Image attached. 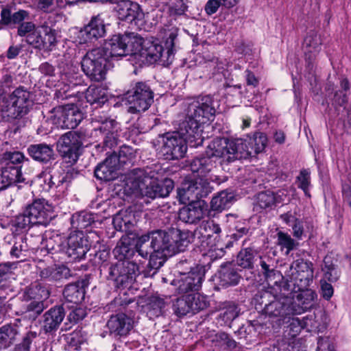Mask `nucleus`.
Returning a JSON list of instances; mask_svg holds the SVG:
<instances>
[{"label":"nucleus","instance_id":"nucleus-1","mask_svg":"<svg viewBox=\"0 0 351 351\" xmlns=\"http://www.w3.org/2000/svg\"><path fill=\"white\" fill-rule=\"evenodd\" d=\"M191 239L189 232L176 228L153 230L138 238L136 250L138 256L145 259L149 254L148 266L156 270L164 265L167 257L184 252Z\"/></svg>","mask_w":351,"mask_h":351},{"label":"nucleus","instance_id":"nucleus-2","mask_svg":"<svg viewBox=\"0 0 351 351\" xmlns=\"http://www.w3.org/2000/svg\"><path fill=\"white\" fill-rule=\"evenodd\" d=\"M219 162L221 165L225 162H221L219 157H213L208 155V149L206 155L194 158L190 165L191 170L197 173V177L186 179L178 189V196L182 204L187 202L196 201L199 199L206 197L212 191V186L209 180H214L212 176H208L216 168V163Z\"/></svg>","mask_w":351,"mask_h":351},{"label":"nucleus","instance_id":"nucleus-3","mask_svg":"<svg viewBox=\"0 0 351 351\" xmlns=\"http://www.w3.org/2000/svg\"><path fill=\"white\" fill-rule=\"evenodd\" d=\"M267 143V136L262 132L254 133L247 141L241 138H216L208 145V155L219 157L222 162L230 163L236 160L246 159L253 154L262 152Z\"/></svg>","mask_w":351,"mask_h":351},{"label":"nucleus","instance_id":"nucleus-4","mask_svg":"<svg viewBox=\"0 0 351 351\" xmlns=\"http://www.w3.org/2000/svg\"><path fill=\"white\" fill-rule=\"evenodd\" d=\"M177 36L176 29L169 32L165 40V49L158 42L144 39L140 36V43L135 47L136 51H134V63L139 66L156 62L162 66L171 64L174 58V40Z\"/></svg>","mask_w":351,"mask_h":351},{"label":"nucleus","instance_id":"nucleus-5","mask_svg":"<svg viewBox=\"0 0 351 351\" xmlns=\"http://www.w3.org/2000/svg\"><path fill=\"white\" fill-rule=\"evenodd\" d=\"M180 123L177 131L168 132L161 136L162 146L160 152L166 160L183 158L187 150V144L193 147L202 145L203 138L197 133H193L188 128L182 130Z\"/></svg>","mask_w":351,"mask_h":351},{"label":"nucleus","instance_id":"nucleus-6","mask_svg":"<svg viewBox=\"0 0 351 351\" xmlns=\"http://www.w3.org/2000/svg\"><path fill=\"white\" fill-rule=\"evenodd\" d=\"M215 108L213 99L210 95L199 97L188 104L185 119L182 122V130L188 128L193 133H197L204 139L202 131L204 125L213 120Z\"/></svg>","mask_w":351,"mask_h":351},{"label":"nucleus","instance_id":"nucleus-7","mask_svg":"<svg viewBox=\"0 0 351 351\" xmlns=\"http://www.w3.org/2000/svg\"><path fill=\"white\" fill-rule=\"evenodd\" d=\"M262 301L261 304L266 300H269L268 304H265L263 308L264 313L273 317H280L282 319H288L287 322H290V329L293 328L300 327L303 329L304 326L301 321L297 317H291L293 315L291 309V298L289 297H277L272 295L269 291H265L261 296Z\"/></svg>","mask_w":351,"mask_h":351},{"label":"nucleus","instance_id":"nucleus-8","mask_svg":"<svg viewBox=\"0 0 351 351\" xmlns=\"http://www.w3.org/2000/svg\"><path fill=\"white\" fill-rule=\"evenodd\" d=\"M156 174L155 171L147 169L143 176L138 178L137 189L142 196L151 199L165 197L173 190L174 184L172 180L166 178L160 183Z\"/></svg>","mask_w":351,"mask_h":351},{"label":"nucleus","instance_id":"nucleus-9","mask_svg":"<svg viewBox=\"0 0 351 351\" xmlns=\"http://www.w3.org/2000/svg\"><path fill=\"white\" fill-rule=\"evenodd\" d=\"M82 69L92 80L99 82L105 79L110 66L108 53L102 48L88 51L81 62Z\"/></svg>","mask_w":351,"mask_h":351},{"label":"nucleus","instance_id":"nucleus-10","mask_svg":"<svg viewBox=\"0 0 351 351\" xmlns=\"http://www.w3.org/2000/svg\"><path fill=\"white\" fill-rule=\"evenodd\" d=\"M140 36L130 33L125 34H115L108 40L104 47L108 53V58L114 57L130 56V60L133 61L135 47L140 43Z\"/></svg>","mask_w":351,"mask_h":351},{"label":"nucleus","instance_id":"nucleus-11","mask_svg":"<svg viewBox=\"0 0 351 351\" xmlns=\"http://www.w3.org/2000/svg\"><path fill=\"white\" fill-rule=\"evenodd\" d=\"M32 104L30 93L23 87L16 88L4 101L1 115L8 120L25 115Z\"/></svg>","mask_w":351,"mask_h":351},{"label":"nucleus","instance_id":"nucleus-12","mask_svg":"<svg viewBox=\"0 0 351 351\" xmlns=\"http://www.w3.org/2000/svg\"><path fill=\"white\" fill-rule=\"evenodd\" d=\"M140 266L134 261L125 260L110 268V278L117 288L130 289L140 273Z\"/></svg>","mask_w":351,"mask_h":351},{"label":"nucleus","instance_id":"nucleus-13","mask_svg":"<svg viewBox=\"0 0 351 351\" xmlns=\"http://www.w3.org/2000/svg\"><path fill=\"white\" fill-rule=\"evenodd\" d=\"M130 113H138L147 110L153 102L154 93L144 82H137L125 95Z\"/></svg>","mask_w":351,"mask_h":351},{"label":"nucleus","instance_id":"nucleus-14","mask_svg":"<svg viewBox=\"0 0 351 351\" xmlns=\"http://www.w3.org/2000/svg\"><path fill=\"white\" fill-rule=\"evenodd\" d=\"M82 119V113L78 107L71 104L54 108L51 111L49 121L57 128L73 129Z\"/></svg>","mask_w":351,"mask_h":351},{"label":"nucleus","instance_id":"nucleus-15","mask_svg":"<svg viewBox=\"0 0 351 351\" xmlns=\"http://www.w3.org/2000/svg\"><path fill=\"white\" fill-rule=\"evenodd\" d=\"M278 332H272L271 336L275 339H269L262 351H305L304 341L297 337L298 330H285L282 338L276 334Z\"/></svg>","mask_w":351,"mask_h":351},{"label":"nucleus","instance_id":"nucleus-16","mask_svg":"<svg viewBox=\"0 0 351 351\" xmlns=\"http://www.w3.org/2000/svg\"><path fill=\"white\" fill-rule=\"evenodd\" d=\"M86 136V134L82 131L66 132L57 143L58 152L63 157L68 158L69 162H76L81 154Z\"/></svg>","mask_w":351,"mask_h":351},{"label":"nucleus","instance_id":"nucleus-17","mask_svg":"<svg viewBox=\"0 0 351 351\" xmlns=\"http://www.w3.org/2000/svg\"><path fill=\"white\" fill-rule=\"evenodd\" d=\"M52 249L56 250L54 246ZM57 250L66 254L72 261H80L89 250L88 241L82 232L73 233L64 242L58 245Z\"/></svg>","mask_w":351,"mask_h":351},{"label":"nucleus","instance_id":"nucleus-18","mask_svg":"<svg viewBox=\"0 0 351 351\" xmlns=\"http://www.w3.org/2000/svg\"><path fill=\"white\" fill-rule=\"evenodd\" d=\"M91 124L96 134L99 132L104 136V143L106 147L112 148L117 145L119 125L115 120L108 118L104 114L95 115Z\"/></svg>","mask_w":351,"mask_h":351},{"label":"nucleus","instance_id":"nucleus-19","mask_svg":"<svg viewBox=\"0 0 351 351\" xmlns=\"http://www.w3.org/2000/svg\"><path fill=\"white\" fill-rule=\"evenodd\" d=\"M132 149L128 147H122L119 151V158L116 155H111L102 162L99 164L95 169V177L101 180L110 181L117 178V162L119 160L122 162V157L127 154L131 155Z\"/></svg>","mask_w":351,"mask_h":351},{"label":"nucleus","instance_id":"nucleus-20","mask_svg":"<svg viewBox=\"0 0 351 351\" xmlns=\"http://www.w3.org/2000/svg\"><path fill=\"white\" fill-rule=\"evenodd\" d=\"M27 43L36 49L51 51L57 43L56 31L45 24L38 26L27 36Z\"/></svg>","mask_w":351,"mask_h":351},{"label":"nucleus","instance_id":"nucleus-21","mask_svg":"<svg viewBox=\"0 0 351 351\" xmlns=\"http://www.w3.org/2000/svg\"><path fill=\"white\" fill-rule=\"evenodd\" d=\"M34 225L47 226L54 217L53 207L45 199H36L26 208Z\"/></svg>","mask_w":351,"mask_h":351},{"label":"nucleus","instance_id":"nucleus-22","mask_svg":"<svg viewBox=\"0 0 351 351\" xmlns=\"http://www.w3.org/2000/svg\"><path fill=\"white\" fill-rule=\"evenodd\" d=\"M118 18L135 25H142L144 23L145 14L140 5L130 0H122L117 3L115 8Z\"/></svg>","mask_w":351,"mask_h":351},{"label":"nucleus","instance_id":"nucleus-23","mask_svg":"<svg viewBox=\"0 0 351 351\" xmlns=\"http://www.w3.org/2000/svg\"><path fill=\"white\" fill-rule=\"evenodd\" d=\"M287 280L300 281L304 285H308L313 278V265L304 259H298L289 265V270L285 271Z\"/></svg>","mask_w":351,"mask_h":351},{"label":"nucleus","instance_id":"nucleus-24","mask_svg":"<svg viewBox=\"0 0 351 351\" xmlns=\"http://www.w3.org/2000/svg\"><path fill=\"white\" fill-rule=\"evenodd\" d=\"M81 82L77 73L73 72H64L60 75V80L57 84L56 96L58 99H66L75 96L79 92L75 88Z\"/></svg>","mask_w":351,"mask_h":351},{"label":"nucleus","instance_id":"nucleus-25","mask_svg":"<svg viewBox=\"0 0 351 351\" xmlns=\"http://www.w3.org/2000/svg\"><path fill=\"white\" fill-rule=\"evenodd\" d=\"M26 293L32 300L27 305V311L36 315L40 314L45 308L44 301L50 295L48 288L38 284L28 288Z\"/></svg>","mask_w":351,"mask_h":351},{"label":"nucleus","instance_id":"nucleus-26","mask_svg":"<svg viewBox=\"0 0 351 351\" xmlns=\"http://www.w3.org/2000/svg\"><path fill=\"white\" fill-rule=\"evenodd\" d=\"M106 34L104 19L100 14L92 17L90 22L79 32L80 43H86L98 39Z\"/></svg>","mask_w":351,"mask_h":351},{"label":"nucleus","instance_id":"nucleus-27","mask_svg":"<svg viewBox=\"0 0 351 351\" xmlns=\"http://www.w3.org/2000/svg\"><path fill=\"white\" fill-rule=\"evenodd\" d=\"M206 211V206L203 202L193 201L180 210L178 217L185 223H195L204 217Z\"/></svg>","mask_w":351,"mask_h":351},{"label":"nucleus","instance_id":"nucleus-28","mask_svg":"<svg viewBox=\"0 0 351 351\" xmlns=\"http://www.w3.org/2000/svg\"><path fill=\"white\" fill-rule=\"evenodd\" d=\"M316 293L312 289H306L299 293L295 298H291L293 314H302L311 309L315 303Z\"/></svg>","mask_w":351,"mask_h":351},{"label":"nucleus","instance_id":"nucleus-29","mask_svg":"<svg viewBox=\"0 0 351 351\" xmlns=\"http://www.w3.org/2000/svg\"><path fill=\"white\" fill-rule=\"evenodd\" d=\"M322 40L319 34L310 32L304 38L303 49L306 60L308 66L314 61L317 55L321 50Z\"/></svg>","mask_w":351,"mask_h":351},{"label":"nucleus","instance_id":"nucleus-30","mask_svg":"<svg viewBox=\"0 0 351 351\" xmlns=\"http://www.w3.org/2000/svg\"><path fill=\"white\" fill-rule=\"evenodd\" d=\"M27 152L34 160L46 163L53 158V149L51 146L45 143L31 145Z\"/></svg>","mask_w":351,"mask_h":351},{"label":"nucleus","instance_id":"nucleus-31","mask_svg":"<svg viewBox=\"0 0 351 351\" xmlns=\"http://www.w3.org/2000/svg\"><path fill=\"white\" fill-rule=\"evenodd\" d=\"M64 317V311L62 306L51 308L44 315L43 329H56Z\"/></svg>","mask_w":351,"mask_h":351},{"label":"nucleus","instance_id":"nucleus-32","mask_svg":"<svg viewBox=\"0 0 351 351\" xmlns=\"http://www.w3.org/2000/svg\"><path fill=\"white\" fill-rule=\"evenodd\" d=\"M63 295L67 302L78 304L85 296V289L81 282L69 284L65 287Z\"/></svg>","mask_w":351,"mask_h":351},{"label":"nucleus","instance_id":"nucleus-33","mask_svg":"<svg viewBox=\"0 0 351 351\" xmlns=\"http://www.w3.org/2000/svg\"><path fill=\"white\" fill-rule=\"evenodd\" d=\"M40 276L49 281H57L70 276V270L64 265L48 267L40 271Z\"/></svg>","mask_w":351,"mask_h":351},{"label":"nucleus","instance_id":"nucleus-34","mask_svg":"<svg viewBox=\"0 0 351 351\" xmlns=\"http://www.w3.org/2000/svg\"><path fill=\"white\" fill-rule=\"evenodd\" d=\"M283 194L284 193L281 191H279L277 193L270 191L261 192L258 194L256 204L263 209L271 208L276 203L284 201V199L282 198Z\"/></svg>","mask_w":351,"mask_h":351},{"label":"nucleus","instance_id":"nucleus-35","mask_svg":"<svg viewBox=\"0 0 351 351\" xmlns=\"http://www.w3.org/2000/svg\"><path fill=\"white\" fill-rule=\"evenodd\" d=\"M85 97L90 104L101 106L108 100L107 90L101 86L90 85L86 89Z\"/></svg>","mask_w":351,"mask_h":351},{"label":"nucleus","instance_id":"nucleus-36","mask_svg":"<svg viewBox=\"0 0 351 351\" xmlns=\"http://www.w3.org/2000/svg\"><path fill=\"white\" fill-rule=\"evenodd\" d=\"M202 282V276L199 273L190 272L181 278L179 282V290L186 292L189 291L198 290Z\"/></svg>","mask_w":351,"mask_h":351},{"label":"nucleus","instance_id":"nucleus-37","mask_svg":"<svg viewBox=\"0 0 351 351\" xmlns=\"http://www.w3.org/2000/svg\"><path fill=\"white\" fill-rule=\"evenodd\" d=\"M165 306V302L164 299L158 295H152L147 299V303L143 308L147 316L152 319L162 315Z\"/></svg>","mask_w":351,"mask_h":351},{"label":"nucleus","instance_id":"nucleus-38","mask_svg":"<svg viewBox=\"0 0 351 351\" xmlns=\"http://www.w3.org/2000/svg\"><path fill=\"white\" fill-rule=\"evenodd\" d=\"M238 306L233 302H228L226 311L217 319V327H232V322L239 315Z\"/></svg>","mask_w":351,"mask_h":351},{"label":"nucleus","instance_id":"nucleus-39","mask_svg":"<svg viewBox=\"0 0 351 351\" xmlns=\"http://www.w3.org/2000/svg\"><path fill=\"white\" fill-rule=\"evenodd\" d=\"M21 166H14L12 164H5L2 167L1 171L9 186L14 183L25 181V178L21 173Z\"/></svg>","mask_w":351,"mask_h":351},{"label":"nucleus","instance_id":"nucleus-40","mask_svg":"<svg viewBox=\"0 0 351 351\" xmlns=\"http://www.w3.org/2000/svg\"><path fill=\"white\" fill-rule=\"evenodd\" d=\"M259 265L268 284L270 285V282L275 280L274 284L277 285L276 278L279 279L280 276L278 272L275 270L274 261L269 257H261Z\"/></svg>","mask_w":351,"mask_h":351},{"label":"nucleus","instance_id":"nucleus-41","mask_svg":"<svg viewBox=\"0 0 351 351\" xmlns=\"http://www.w3.org/2000/svg\"><path fill=\"white\" fill-rule=\"evenodd\" d=\"M219 278L221 286L236 285L238 284L240 276L231 265L221 267L219 271Z\"/></svg>","mask_w":351,"mask_h":351},{"label":"nucleus","instance_id":"nucleus-42","mask_svg":"<svg viewBox=\"0 0 351 351\" xmlns=\"http://www.w3.org/2000/svg\"><path fill=\"white\" fill-rule=\"evenodd\" d=\"M234 200V195L228 191H221L213 197L210 206L213 210H221L230 206Z\"/></svg>","mask_w":351,"mask_h":351},{"label":"nucleus","instance_id":"nucleus-43","mask_svg":"<svg viewBox=\"0 0 351 351\" xmlns=\"http://www.w3.org/2000/svg\"><path fill=\"white\" fill-rule=\"evenodd\" d=\"M62 337L65 342V346L68 350H77L80 349V346L84 344L86 341L82 330H73L66 335H64Z\"/></svg>","mask_w":351,"mask_h":351},{"label":"nucleus","instance_id":"nucleus-44","mask_svg":"<svg viewBox=\"0 0 351 351\" xmlns=\"http://www.w3.org/2000/svg\"><path fill=\"white\" fill-rule=\"evenodd\" d=\"M132 324V319L121 313L111 316L106 325L108 329H131Z\"/></svg>","mask_w":351,"mask_h":351},{"label":"nucleus","instance_id":"nucleus-45","mask_svg":"<svg viewBox=\"0 0 351 351\" xmlns=\"http://www.w3.org/2000/svg\"><path fill=\"white\" fill-rule=\"evenodd\" d=\"M199 230L203 238L210 239L215 235V240L219 237L221 232L219 225L213 220L204 221L200 225Z\"/></svg>","mask_w":351,"mask_h":351},{"label":"nucleus","instance_id":"nucleus-46","mask_svg":"<svg viewBox=\"0 0 351 351\" xmlns=\"http://www.w3.org/2000/svg\"><path fill=\"white\" fill-rule=\"evenodd\" d=\"M32 224L29 215L26 214V210L22 214L16 216L11 222V229L13 232L17 234L25 231Z\"/></svg>","mask_w":351,"mask_h":351},{"label":"nucleus","instance_id":"nucleus-47","mask_svg":"<svg viewBox=\"0 0 351 351\" xmlns=\"http://www.w3.org/2000/svg\"><path fill=\"white\" fill-rule=\"evenodd\" d=\"M27 250L26 239L23 236H20L15 238L10 250V256L15 258H25Z\"/></svg>","mask_w":351,"mask_h":351},{"label":"nucleus","instance_id":"nucleus-48","mask_svg":"<svg viewBox=\"0 0 351 351\" xmlns=\"http://www.w3.org/2000/svg\"><path fill=\"white\" fill-rule=\"evenodd\" d=\"M191 311L195 313L204 309L208 304L206 298L199 293L188 294Z\"/></svg>","mask_w":351,"mask_h":351},{"label":"nucleus","instance_id":"nucleus-49","mask_svg":"<svg viewBox=\"0 0 351 351\" xmlns=\"http://www.w3.org/2000/svg\"><path fill=\"white\" fill-rule=\"evenodd\" d=\"M255 252L251 248L242 250L237 256V264L243 268H251L254 264Z\"/></svg>","mask_w":351,"mask_h":351},{"label":"nucleus","instance_id":"nucleus-50","mask_svg":"<svg viewBox=\"0 0 351 351\" xmlns=\"http://www.w3.org/2000/svg\"><path fill=\"white\" fill-rule=\"evenodd\" d=\"M278 244L280 246L282 250H286V255H288L291 251L298 245V243L292 239L289 234L282 232L278 233Z\"/></svg>","mask_w":351,"mask_h":351},{"label":"nucleus","instance_id":"nucleus-51","mask_svg":"<svg viewBox=\"0 0 351 351\" xmlns=\"http://www.w3.org/2000/svg\"><path fill=\"white\" fill-rule=\"evenodd\" d=\"M188 294L178 298L173 304V311L178 316H184L191 313Z\"/></svg>","mask_w":351,"mask_h":351},{"label":"nucleus","instance_id":"nucleus-52","mask_svg":"<svg viewBox=\"0 0 351 351\" xmlns=\"http://www.w3.org/2000/svg\"><path fill=\"white\" fill-rule=\"evenodd\" d=\"M165 3L171 16H181L186 11L187 7L184 0H167Z\"/></svg>","mask_w":351,"mask_h":351},{"label":"nucleus","instance_id":"nucleus-53","mask_svg":"<svg viewBox=\"0 0 351 351\" xmlns=\"http://www.w3.org/2000/svg\"><path fill=\"white\" fill-rule=\"evenodd\" d=\"M298 188L301 189L304 195L310 197L309 188L311 186V173L307 169L300 171L299 176L296 178Z\"/></svg>","mask_w":351,"mask_h":351},{"label":"nucleus","instance_id":"nucleus-54","mask_svg":"<svg viewBox=\"0 0 351 351\" xmlns=\"http://www.w3.org/2000/svg\"><path fill=\"white\" fill-rule=\"evenodd\" d=\"M66 3L73 4L67 0ZM64 5L63 0H39L38 8L45 12H51L55 11L58 8L63 7Z\"/></svg>","mask_w":351,"mask_h":351},{"label":"nucleus","instance_id":"nucleus-55","mask_svg":"<svg viewBox=\"0 0 351 351\" xmlns=\"http://www.w3.org/2000/svg\"><path fill=\"white\" fill-rule=\"evenodd\" d=\"M121 239L113 250L114 256L120 261L127 258L130 254V247L125 241Z\"/></svg>","mask_w":351,"mask_h":351},{"label":"nucleus","instance_id":"nucleus-56","mask_svg":"<svg viewBox=\"0 0 351 351\" xmlns=\"http://www.w3.org/2000/svg\"><path fill=\"white\" fill-rule=\"evenodd\" d=\"M341 88L343 90L337 92L334 97L335 103L339 106H343L348 101L346 92L349 89V82L346 79L341 81Z\"/></svg>","mask_w":351,"mask_h":351},{"label":"nucleus","instance_id":"nucleus-57","mask_svg":"<svg viewBox=\"0 0 351 351\" xmlns=\"http://www.w3.org/2000/svg\"><path fill=\"white\" fill-rule=\"evenodd\" d=\"M72 219H75L77 226L80 228H84L91 224L94 221L95 217L93 214L87 212H81L77 215H73Z\"/></svg>","mask_w":351,"mask_h":351},{"label":"nucleus","instance_id":"nucleus-58","mask_svg":"<svg viewBox=\"0 0 351 351\" xmlns=\"http://www.w3.org/2000/svg\"><path fill=\"white\" fill-rule=\"evenodd\" d=\"M324 331L318 330L319 337L316 351H335L330 337L324 335Z\"/></svg>","mask_w":351,"mask_h":351},{"label":"nucleus","instance_id":"nucleus-59","mask_svg":"<svg viewBox=\"0 0 351 351\" xmlns=\"http://www.w3.org/2000/svg\"><path fill=\"white\" fill-rule=\"evenodd\" d=\"M52 178L49 172L43 171L38 176L36 182L43 191H48L54 184Z\"/></svg>","mask_w":351,"mask_h":351},{"label":"nucleus","instance_id":"nucleus-60","mask_svg":"<svg viewBox=\"0 0 351 351\" xmlns=\"http://www.w3.org/2000/svg\"><path fill=\"white\" fill-rule=\"evenodd\" d=\"M5 158L8 160L6 164H12L14 166H20L23 161L28 160L27 158H25L24 154L20 152H6Z\"/></svg>","mask_w":351,"mask_h":351},{"label":"nucleus","instance_id":"nucleus-61","mask_svg":"<svg viewBox=\"0 0 351 351\" xmlns=\"http://www.w3.org/2000/svg\"><path fill=\"white\" fill-rule=\"evenodd\" d=\"M328 260L327 258L324 259V265L322 268L324 271V276L329 281H336L338 279V274L332 264L328 265Z\"/></svg>","mask_w":351,"mask_h":351},{"label":"nucleus","instance_id":"nucleus-62","mask_svg":"<svg viewBox=\"0 0 351 351\" xmlns=\"http://www.w3.org/2000/svg\"><path fill=\"white\" fill-rule=\"evenodd\" d=\"M36 29L35 25L32 22L22 23L18 27V35L25 36V41L27 43V36L34 33Z\"/></svg>","mask_w":351,"mask_h":351},{"label":"nucleus","instance_id":"nucleus-63","mask_svg":"<svg viewBox=\"0 0 351 351\" xmlns=\"http://www.w3.org/2000/svg\"><path fill=\"white\" fill-rule=\"evenodd\" d=\"M216 341L219 346H226L228 348H234L237 346L234 340L230 339L225 332H221L219 334L216 335Z\"/></svg>","mask_w":351,"mask_h":351},{"label":"nucleus","instance_id":"nucleus-64","mask_svg":"<svg viewBox=\"0 0 351 351\" xmlns=\"http://www.w3.org/2000/svg\"><path fill=\"white\" fill-rule=\"evenodd\" d=\"M35 337V332H29L24 337L23 341L16 346L15 351H29L32 340Z\"/></svg>","mask_w":351,"mask_h":351}]
</instances>
